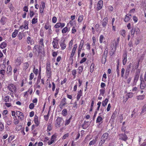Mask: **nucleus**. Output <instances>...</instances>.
I'll use <instances>...</instances> for the list:
<instances>
[{
  "instance_id": "obj_34",
  "label": "nucleus",
  "mask_w": 146,
  "mask_h": 146,
  "mask_svg": "<svg viewBox=\"0 0 146 146\" xmlns=\"http://www.w3.org/2000/svg\"><path fill=\"white\" fill-rule=\"evenodd\" d=\"M29 23L28 21L25 20L24 21V28L25 30H27L29 29Z\"/></svg>"
},
{
  "instance_id": "obj_22",
  "label": "nucleus",
  "mask_w": 146,
  "mask_h": 146,
  "mask_svg": "<svg viewBox=\"0 0 146 146\" xmlns=\"http://www.w3.org/2000/svg\"><path fill=\"white\" fill-rule=\"evenodd\" d=\"M7 21V18L5 17H2L1 20L0 22L2 25H4L6 23Z\"/></svg>"
},
{
  "instance_id": "obj_38",
  "label": "nucleus",
  "mask_w": 146,
  "mask_h": 146,
  "mask_svg": "<svg viewBox=\"0 0 146 146\" xmlns=\"http://www.w3.org/2000/svg\"><path fill=\"white\" fill-rule=\"evenodd\" d=\"M109 134L108 133H104L102 136V138L106 140L108 137Z\"/></svg>"
},
{
  "instance_id": "obj_37",
  "label": "nucleus",
  "mask_w": 146,
  "mask_h": 146,
  "mask_svg": "<svg viewBox=\"0 0 146 146\" xmlns=\"http://www.w3.org/2000/svg\"><path fill=\"white\" fill-rule=\"evenodd\" d=\"M90 136L89 135H87L86 137L83 142L84 143H85L89 141L91 139V138H90Z\"/></svg>"
},
{
  "instance_id": "obj_40",
  "label": "nucleus",
  "mask_w": 146,
  "mask_h": 146,
  "mask_svg": "<svg viewBox=\"0 0 146 146\" xmlns=\"http://www.w3.org/2000/svg\"><path fill=\"white\" fill-rule=\"evenodd\" d=\"M94 64L93 63H92L90 66V72L91 73H92L94 70Z\"/></svg>"
},
{
  "instance_id": "obj_33",
  "label": "nucleus",
  "mask_w": 146,
  "mask_h": 146,
  "mask_svg": "<svg viewBox=\"0 0 146 146\" xmlns=\"http://www.w3.org/2000/svg\"><path fill=\"white\" fill-rule=\"evenodd\" d=\"M119 33L123 37H125L126 36V31L124 29H122L120 31Z\"/></svg>"
},
{
  "instance_id": "obj_30",
  "label": "nucleus",
  "mask_w": 146,
  "mask_h": 146,
  "mask_svg": "<svg viewBox=\"0 0 146 146\" xmlns=\"http://www.w3.org/2000/svg\"><path fill=\"white\" fill-rule=\"evenodd\" d=\"M29 64L28 62H27L23 64V70H26L29 67Z\"/></svg>"
},
{
  "instance_id": "obj_39",
  "label": "nucleus",
  "mask_w": 146,
  "mask_h": 146,
  "mask_svg": "<svg viewBox=\"0 0 146 146\" xmlns=\"http://www.w3.org/2000/svg\"><path fill=\"white\" fill-rule=\"evenodd\" d=\"M108 100L107 98H106L105 100L103 101L102 102V106L104 107H105L107 105Z\"/></svg>"
},
{
  "instance_id": "obj_3",
  "label": "nucleus",
  "mask_w": 146,
  "mask_h": 146,
  "mask_svg": "<svg viewBox=\"0 0 146 146\" xmlns=\"http://www.w3.org/2000/svg\"><path fill=\"white\" fill-rule=\"evenodd\" d=\"M7 88L9 91L13 93L15 92L17 89L16 85L12 83L9 84Z\"/></svg>"
},
{
  "instance_id": "obj_64",
  "label": "nucleus",
  "mask_w": 146,
  "mask_h": 146,
  "mask_svg": "<svg viewBox=\"0 0 146 146\" xmlns=\"http://www.w3.org/2000/svg\"><path fill=\"white\" fill-rule=\"evenodd\" d=\"M145 111H146V104H145L143 106L141 113H143Z\"/></svg>"
},
{
  "instance_id": "obj_49",
  "label": "nucleus",
  "mask_w": 146,
  "mask_h": 146,
  "mask_svg": "<svg viewBox=\"0 0 146 146\" xmlns=\"http://www.w3.org/2000/svg\"><path fill=\"white\" fill-rule=\"evenodd\" d=\"M102 120V118L101 117L98 116L97 118L96 122V123H99Z\"/></svg>"
},
{
  "instance_id": "obj_60",
  "label": "nucleus",
  "mask_w": 146,
  "mask_h": 146,
  "mask_svg": "<svg viewBox=\"0 0 146 146\" xmlns=\"http://www.w3.org/2000/svg\"><path fill=\"white\" fill-rule=\"evenodd\" d=\"M8 7L11 11H13L14 10V7L12 4H10L9 5Z\"/></svg>"
},
{
  "instance_id": "obj_63",
  "label": "nucleus",
  "mask_w": 146,
  "mask_h": 146,
  "mask_svg": "<svg viewBox=\"0 0 146 146\" xmlns=\"http://www.w3.org/2000/svg\"><path fill=\"white\" fill-rule=\"evenodd\" d=\"M134 30H135V32H136L137 34L140 33V30L138 27H135Z\"/></svg>"
},
{
  "instance_id": "obj_46",
  "label": "nucleus",
  "mask_w": 146,
  "mask_h": 146,
  "mask_svg": "<svg viewBox=\"0 0 146 146\" xmlns=\"http://www.w3.org/2000/svg\"><path fill=\"white\" fill-rule=\"evenodd\" d=\"M7 43L5 42H3L0 45V47L2 49H4L7 46Z\"/></svg>"
},
{
  "instance_id": "obj_50",
  "label": "nucleus",
  "mask_w": 146,
  "mask_h": 146,
  "mask_svg": "<svg viewBox=\"0 0 146 146\" xmlns=\"http://www.w3.org/2000/svg\"><path fill=\"white\" fill-rule=\"evenodd\" d=\"M107 75L106 73H104L103 76L102 81L104 82H106L107 81Z\"/></svg>"
},
{
  "instance_id": "obj_61",
  "label": "nucleus",
  "mask_w": 146,
  "mask_h": 146,
  "mask_svg": "<svg viewBox=\"0 0 146 146\" xmlns=\"http://www.w3.org/2000/svg\"><path fill=\"white\" fill-rule=\"evenodd\" d=\"M4 129L3 124L1 122H0V131H2Z\"/></svg>"
},
{
  "instance_id": "obj_25",
  "label": "nucleus",
  "mask_w": 146,
  "mask_h": 146,
  "mask_svg": "<svg viewBox=\"0 0 146 146\" xmlns=\"http://www.w3.org/2000/svg\"><path fill=\"white\" fill-rule=\"evenodd\" d=\"M46 76L48 79H51L52 78V71H46Z\"/></svg>"
},
{
  "instance_id": "obj_1",
  "label": "nucleus",
  "mask_w": 146,
  "mask_h": 146,
  "mask_svg": "<svg viewBox=\"0 0 146 146\" xmlns=\"http://www.w3.org/2000/svg\"><path fill=\"white\" fill-rule=\"evenodd\" d=\"M44 50L40 47L38 44L35 45L33 48V52L35 55L38 54L40 56V54H42V52H44Z\"/></svg>"
},
{
  "instance_id": "obj_54",
  "label": "nucleus",
  "mask_w": 146,
  "mask_h": 146,
  "mask_svg": "<svg viewBox=\"0 0 146 146\" xmlns=\"http://www.w3.org/2000/svg\"><path fill=\"white\" fill-rule=\"evenodd\" d=\"M59 88L58 87H57L56 88L54 94V96L55 98H56L57 97V95H58L59 92Z\"/></svg>"
},
{
  "instance_id": "obj_17",
  "label": "nucleus",
  "mask_w": 146,
  "mask_h": 146,
  "mask_svg": "<svg viewBox=\"0 0 146 146\" xmlns=\"http://www.w3.org/2000/svg\"><path fill=\"white\" fill-rule=\"evenodd\" d=\"M82 96V90L78 91L77 92V95L76 97V101H78Z\"/></svg>"
},
{
  "instance_id": "obj_48",
  "label": "nucleus",
  "mask_w": 146,
  "mask_h": 146,
  "mask_svg": "<svg viewBox=\"0 0 146 146\" xmlns=\"http://www.w3.org/2000/svg\"><path fill=\"white\" fill-rule=\"evenodd\" d=\"M5 70L4 69H1L0 71V74L1 77L3 78L5 74Z\"/></svg>"
},
{
  "instance_id": "obj_27",
  "label": "nucleus",
  "mask_w": 146,
  "mask_h": 146,
  "mask_svg": "<svg viewBox=\"0 0 146 146\" xmlns=\"http://www.w3.org/2000/svg\"><path fill=\"white\" fill-rule=\"evenodd\" d=\"M3 99L4 102H11L12 100L10 97L8 95L5 96Z\"/></svg>"
},
{
  "instance_id": "obj_42",
  "label": "nucleus",
  "mask_w": 146,
  "mask_h": 146,
  "mask_svg": "<svg viewBox=\"0 0 146 146\" xmlns=\"http://www.w3.org/2000/svg\"><path fill=\"white\" fill-rule=\"evenodd\" d=\"M83 69V66H80L78 67V73L79 74H81V73L82 72Z\"/></svg>"
},
{
  "instance_id": "obj_8",
  "label": "nucleus",
  "mask_w": 146,
  "mask_h": 146,
  "mask_svg": "<svg viewBox=\"0 0 146 146\" xmlns=\"http://www.w3.org/2000/svg\"><path fill=\"white\" fill-rule=\"evenodd\" d=\"M108 53V50H106V49H105L104 51L102 59V62L103 64H105L106 61V58Z\"/></svg>"
},
{
  "instance_id": "obj_36",
  "label": "nucleus",
  "mask_w": 146,
  "mask_h": 146,
  "mask_svg": "<svg viewBox=\"0 0 146 146\" xmlns=\"http://www.w3.org/2000/svg\"><path fill=\"white\" fill-rule=\"evenodd\" d=\"M16 63L18 65H20L22 63L21 58V57H18L16 60Z\"/></svg>"
},
{
  "instance_id": "obj_52",
  "label": "nucleus",
  "mask_w": 146,
  "mask_h": 146,
  "mask_svg": "<svg viewBox=\"0 0 146 146\" xmlns=\"http://www.w3.org/2000/svg\"><path fill=\"white\" fill-rule=\"evenodd\" d=\"M33 72L36 76L37 75L38 72V70L37 68H36L35 66H34L33 69Z\"/></svg>"
},
{
  "instance_id": "obj_58",
  "label": "nucleus",
  "mask_w": 146,
  "mask_h": 146,
  "mask_svg": "<svg viewBox=\"0 0 146 146\" xmlns=\"http://www.w3.org/2000/svg\"><path fill=\"white\" fill-rule=\"evenodd\" d=\"M73 40L72 39L69 42V43L68 47L70 49L71 48L72 45L73 44Z\"/></svg>"
},
{
  "instance_id": "obj_28",
  "label": "nucleus",
  "mask_w": 146,
  "mask_h": 146,
  "mask_svg": "<svg viewBox=\"0 0 146 146\" xmlns=\"http://www.w3.org/2000/svg\"><path fill=\"white\" fill-rule=\"evenodd\" d=\"M139 77V74H135L134 78L133 84L136 85V83L138 81Z\"/></svg>"
},
{
  "instance_id": "obj_13",
  "label": "nucleus",
  "mask_w": 146,
  "mask_h": 146,
  "mask_svg": "<svg viewBox=\"0 0 146 146\" xmlns=\"http://www.w3.org/2000/svg\"><path fill=\"white\" fill-rule=\"evenodd\" d=\"M103 5V1L102 0L99 1L97 4V11H99L101 9Z\"/></svg>"
},
{
  "instance_id": "obj_19",
  "label": "nucleus",
  "mask_w": 146,
  "mask_h": 146,
  "mask_svg": "<svg viewBox=\"0 0 146 146\" xmlns=\"http://www.w3.org/2000/svg\"><path fill=\"white\" fill-rule=\"evenodd\" d=\"M131 18V15L130 14H127L125 17L124 21L125 22H128Z\"/></svg>"
},
{
  "instance_id": "obj_62",
  "label": "nucleus",
  "mask_w": 146,
  "mask_h": 146,
  "mask_svg": "<svg viewBox=\"0 0 146 146\" xmlns=\"http://www.w3.org/2000/svg\"><path fill=\"white\" fill-rule=\"evenodd\" d=\"M87 60V58L85 57H84L80 60V64H82L85 62Z\"/></svg>"
},
{
  "instance_id": "obj_2",
  "label": "nucleus",
  "mask_w": 146,
  "mask_h": 146,
  "mask_svg": "<svg viewBox=\"0 0 146 146\" xmlns=\"http://www.w3.org/2000/svg\"><path fill=\"white\" fill-rule=\"evenodd\" d=\"M59 39L57 37L53 38L52 44L54 49H58L59 48Z\"/></svg>"
},
{
  "instance_id": "obj_12",
  "label": "nucleus",
  "mask_w": 146,
  "mask_h": 146,
  "mask_svg": "<svg viewBox=\"0 0 146 146\" xmlns=\"http://www.w3.org/2000/svg\"><path fill=\"white\" fill-rule=\"evenodd\" d=\"M140 80L141 82L140 84V88L143 90L145 89L146 86V82L143 81V78H141Z\"/></svg>"
},
{
  "instance_id": "obj_57",
  "label": "nucleus",
  "mask_w": 146,
  "mask_h": 146,
  "mask_svg": "<svg viewBox=\"0 0 146 146\" xmlns=\"http://www.w3.org/2000/svg\"><path fill=\"white\" fill-rule=\"evenodd\" d=\"M77 30L74 26L73 27L71 30V33L72 34H75Z\"/></svg>"
},
{
  "instance_id": "obj_5",
  "label": "nucleus",
  "mask_w": 146,
  "mask_h": 146,
  "mask_svg": "<svg viewBox=\"0 0 146 146\" xmlns=\"http://www.w3.org/2000/svg\"><path fill=\"white\" fill-rule=\"evenodd\" d=\"M62 118L61 117H58L55 121V125L57 128L61 126V123L62 122Z\"/></svg>"
},
{
  "instance_id": "obj_24",
  "label": "nucleus",
  "mask_w": 146,
  "mask_h": 146,
  "mask_svg": "<svg viewBox=\"0 0 146 146\" xmlns=\"http://www.w3.org/2000/svg\"><path fill=\"white\" fill-rule=\"evenodd\" d=\"M127 54L125 53L123 54L122 58L123 64L125 65L127 61Z\"/></svg>"
},
{
  "instance_id": "obj_56",
  "label": "nucleus",
  "mask_w": 146,
  "mask_h": 146,
  "mask_svg": "<svg viewBox=\"0 0 146 146\" xmlns=\"http://www.w3.org/2000/svg\"><path fill=\"white\" fill-rule=\"evenodd\" d=\"M72 116H71V117H70V118H69L68 119L66 120V121H65V125H68L69 124V123H70V120H71V119L72 118Z\"/></svg>"
},
{
  "instance_id": "obj_59",
  "label": "nucleus",
  "mask_w": 146,
  "mask_h": 146,
  "mask_svg": "<svg viewBox=\"0 0 146 146\" xmlns=\"http://www.w3.org/2000/svg\"><path fill=\"white\" fill-rule=\"evenodd\" d=\"M38 19L37 18H33L32 20V23L33 24H34L36 23L37 22Z\"/></svg>"
},
{
  "instance_id": "obj_23",
  "label": "nucleus",
  "mask_w": 146,
  "mask_h": 146,
  "mask_svg": "<svg viewBox=\"0 0 146 146\" xmlns=\"http://www.w3.org/2000/svg\"><path fill=\"white\" fill-rule=\"evenodd\" d=\"M34 122L36 124V126L37 127L40 124V121L38 120V117L35 115L34 117Z\"/></svg>"
},
{
  "instance_id": "obj_31",
  "label": "nucleus",
  "mask_w": 146,
  "mask_h": 146,
  "mask_svg": "<svg viewBox=\"0 0 146 146\" xmlns=\"http://www.w3.org/2000/svg\"><path fill=\"white\" fill-rule=\"evenodd\" d=\"M19 31L17 29H15L14 32L12 33V37L13 38H15L17 36V34L18 33Z\"/></svg>"
},
{
  "instance_id": "obj_21",
  "label": "nucleus",
  "mask_w": 146,
  "mask_h": 146,
  "mask_svg": "<svg viewBox=\"0 0 146 146\" xmlns=\"http://www.w3.org/2000/svg\"><path fill=\"white\" fill-rule=\"evenodd\" d=\"M51 25L49 24L48 22L45 23L44 26V28L46 30L48 29V31H51Z\"/></svg>"
},
{
  "instance_id": "obj_9",
  "label": "nucleus",
  "mask_w": 146,
  "mask_h": 146,
  "mask_svg": "<svg viewBox=\"0 0 146 146\" xmlns=\"http://www.w3.org/2000/svg\"><path fill=\"white\" fill-rule=\"evenodd\" d=\"M119 139L123 141H125L128 139V137L125 134L121 133L119 135Z\"/></svg>"
},
{
  "instance_id": "obj_47",
  "label": "nucleus",
  "mask_w": 146,
  "mask_h": 146,
  "mask_svg": "<svg viewBox=\"0 0 146 146\" xmlns=\"http://www.w3.org/2000/svg\"><path fill=\"white\" fill-rule=\"evenodd\" d=\"M83 16L82 15H80L78 20V21L79 23H81L83 20Z\"/></svg>"
},
{
  "instance_id": "obj_26",
  "label": "nucleus",
  "mask_w": 146,
  "mask_h": 146,
  "mask_svg": "<svg viewBox=\"0 0 146 146\" xmlns=\"http://www.w3.org/2000/svg\"><path fill=\"white\" fill-rule=\"evenodd\" d=\"M46 71H52L50 62L48 61L46 63Z\"/></svg>"
},
{
  "instance_id": "obj_51",
  "label": "nucleus",
  "mask_w": 146,
  "mask_h": 146,
  "mask_svg": "<svg viewBox=\"0 0 146 146\" xmlns=\"http://www.w3.org/2000/svg\"><path fill=\"white\" fill-rule=\"evenodd\" d=\"M67 104L66 102H63V103L62 102H60V104L59 105V107L60 108L62 109Z\"/></svg>"
},
{
  "instance_id": "obj_43",
  "label": "nucleus",
  "mask_w": 146,
  "mask_h": 146,
  "mask_svg": "<svg viewBox=\"0 0 146 146\" xmlns=\"http://www.w3.org/2000/svg\"><path fill=\"white\" fill-rule=\"evenodd\" d=\"M67 110L65 108L62 111V114L64 116H66L67 115Z\"/></svg>"
},
{
  "instance_id": "obj_14",
  "label": "nucleus",
  "mask_w": 146,
  "mask_h": 146,
  "mask_svg": "<svg viewBox=\"0 0 146 146\" xmlns=\"http://www.w3.org/2000/svg\"><path fill=\"white\" fill-rule=\"evenodd\" d=\"M7 73L8 76H10L12 75V68L10 65H9L7 67Z\"/></svg>"
},
{
  "instance_id": "obj_35",
  "label": "nucleus",
  "mask_w": 146,
  "mask_h": 146,
  "mask_svg": "<svg viewBox=\"0 0 146 146\" xmlns=\"http://www.w3.org/2000/svg\"><path fill=\"white\" fill-rule=\"evenodd\" d=\"M13 123L15 125L18 124L19 122V119H17V116H15L13 117Z\"/></svg>"
},
{
  "instance_id": "obj_7",
  "label": "nucleus",
  "mask_w": 146,
  "mask_h": 146,
  "mask_svg": "<svg viewBox=\"0 0 146 146\" xmlns=\"http://www.w3.org/2000/svg\"><path fill=\"white\" fill-rule=\"evenodd\" d=\"M120 40V38L118 37L116 40L114 39L111 42V46L117 48L119 45V42Z\"/></svg>"
},
{
  "instance_id": "obj_4",
  "label": "nucleus",
  "mask_w": 146,
  "mask_h": 146,
  "mask_svg": "<svg viewBox=\"0 0 146 146\" xmlns=\"http://www.w3.org/2000/svg\"><path fill=\"white\" fill-rule=\"evenodd\" d=\"M59 44L61 50L65 49L67 45L65 43V40L64 39H62L59 42Z\"/></svg>"
},
{
  "instance_id": "obj_18",
  "label": "nucleus",
  "mask_w": 146,
  "mask_h": 146,
  "mask_svg": "<svg viewBox=\"0 0 146 146\" xmlns=\"http://www.w3.org/2000/svg\"><path fill=\"white\" fill-rule=\"evenodd\" d=\"M45 3L43 2H42L41 3V5L40 7V13H43V11L44 9L45 8Z\"/></svg>"
},
{
  "instance_id": "obj_41",
  "label": "nucleus",
  "mask_w": 146,
  "mask_h": 146,
  "mask_svg": "<svg viewBox=\"0 0 146 146\" xmlns=\"http://www.w3.org/2000/svg\"><path fill=\"white\" fill-rule=\"evenodd\" d=\"M35 14V13L33 10L30 9L29 10V15L30 18H32Z\"/></svg>"
},
{
  "instance_id": "obj_29",
  "label": "nucleus",
  "mask_w": 146,
  "mask_h": 146,
  "mask_svg": "<svg viewBox=\"0 0 146 146\" xmlns=\"http://www.w3.org/2000/svg\"><path fill=\"white\" fill-rule=\"evenodd\" d=\"M26 32L28 33V31H26L24 33H21V32H20L19 33L17 37L19 40H21L22 39L23 37V36H25L24 35V34Z\"/></svg>"
},
{
  "instance_id": "obj_10",
  "label": "nucleus",
  "mask_w": 146,
  "mask_h": 146,
  "mask_svg": "<svg viewBox=\"0 0 146 146\" xmlns=\"http://www.w3.org/2000/svg\"><path fill=\"white\" fill-rule=\"evenodd\" d=\"M77 47V44H76L74 45L73 48L71 51L70 58H72L75 53Z\"/></svg>"
},
{
  "instance_id": "obj_11",
  "label": "nucleus",
  "mask_w": 146,
  "mask_h": 146,
  "mask_svg": "<svg viewBox=\"0 0 146 146\" xmlns=\"http://www.w3.org/2000/svg\"><path fill=\"white\" fill-rule=\"evenodd\" d=\"M108 18L107 17L104 18L102 21V25L103 27L106 28L108 24Z\"/></svg>"
},
{
  "instance_id": "obj_15",
  "label": "nucleus",
  "mask_w": 146,
  "mask_h": 146,
  "mask_svg": "<svg viewBox=\"0 0 146 146\" xmlns=\"http://www.w3.org/2000/svg\"><path fill=\"white\" fill-rule=\"evenodd\" d=\"M44 39L43 38H41L38 41V46L41 48H42L43 50H44Z\"/></svg>"
},
{
  "instance_id": "obj_32",
  "label": "nucleus",
  "mask_w": 146,
  "mask_h": 146,
  "mask_svg": "<svg viewBox=\"0 0 146 146\" xmlns=\"http://www.w3.org/2000/svg\"><path fill=\"white\" fill-rule=\"evenodd\" d=\"M70 31V28H68L67 26L63 28L62 31V34H65L67 32H69Z\"/></svg>"
},
{
  "instance_id": "obj_20",
  "label": "nucleus",
  "mask_w": 146,
  "mask_h": 146,
  "mask_svg": "<svg viewBox=\"0 0 146 146\" xmlns=\"http://www.w3.org/2000/svg\"><path fill=\"white\" fill-rule=\"evenodd\" d=\"M27 42L28 44L30 43L31 45L33 44H34V40L31 38L30 36H28L27 39Z\"/></svg>"
},
{
  "instance_id": "obj_45",
  "label": "nucleus",
  "mask_w": 146,
  "mask_h": 146,
  "mask_svg": "<svg viewBox=\"0 0 146 146\" xmlns=\"http://www.w3.org/2000/svg\"><path fill=\"white\" fill-rule=\"evenodd\" d=\"M145 97V96L144 95H139L138 96H136V98L138 100H143L144 98Z\"/></svg>"
},
{
  "instance_id": "obj_44",
  "label": "nucleus",
  "mask_w": 146,
  "mask_h": 146,
  "mask_svg": "<svg viewBox=\"0 0 146 146\" xmlns=\"http://www.w3.org/2000/svg\"><path fill=\"white\" fill-rule=\"evenodd\" d=\"M97 139L96 138L95 139H93V140L91 141L89 143V145L91 146L92 145H94L97 142Z\"/></svg>"
},
{
  "instance_id": "obj_53",
  "label": "nucleus",
  "mask_w": 146,
  "mask_h": 146,
  "mask_svg": "<svg viewBox=\"0 0 146 146\" xmlns=\"http://www.w3.org/2000/svg\"><path fill=\"white\" fill-rule=\"evenodd\" d=\"M84 43V41L83 40H81L80 41V44L78 48L82 49L83 47Z\"/></svg>"
},
{
  "instance_id": "obj_16",
  "label": "nucleus",
  "mask_w": 146,
  "mask_h": 146,
  "mask_svg": "<svg viewBox=\"0 0 146 146\" xmlns=\"http://www.w3.org/2000/svg\"><path fill=\"white\" fill-rule=\"evenodd\" d=\"M117 48L115 47H113V46H111L110 47V50L109 52V53L110 55L111 56L113 55L115 53V52Z\"/></svg>"
},
{
  "instance_id": "obj_6",
  "label": "nucleus",
  "mask_w": 146,
  "mask_h": 146,
  "mask_svg": "<svg viewBox=\"0 0 146 146\" xmlns=\"http://www.w3.org/2000/svg\"><path fill=\"white\" fill-rule=\"evenodd\" d=\"M16 115L18 117V119L23 120L24 118V115L23 113L19 111H16Z\"/></svg>"
},
{
  "instance_id": "obj_55",
  "label": "nucleus",
  "mask_w": 146,
  "mask_h": 146,
  "mask_svg": "<svg viewBox=\"0 0 146 146\" xmlns=\"http://www.w3.org/2000/svg\"><path fill=\"white\" fill-rule=\"evenodd\" d=\"M100 95H102V96H103L105 93V90L104 89H102L100 90Z\"/></svg>"
}]
</instances>
